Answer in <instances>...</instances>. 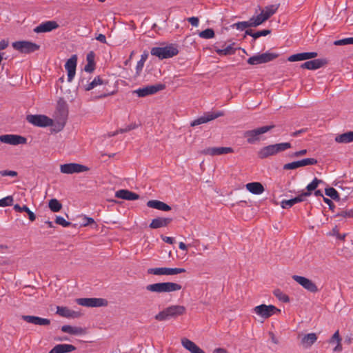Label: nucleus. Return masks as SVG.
<instances>
[{"label": "nucleus", "instance_id": "nucleus-1", "mask_svg": "<svg viewBox=\"0 0 353 353\" xmlns=\"http://www.w3.org/2000/svg\"><path fill=\"white\" fill-rule=\"evenodd\" d=\"M185 310V307L183 305H171L159 312L154 318L159 321H166L171 318H176L179 316L183 315Z\"/></svg>", "mask_w": 353, "mask_h": 353}, {"label": "nucleus", "instance_id": "nucleus-2", "mask_svg": "<svg viewBox=\"0 0 353 353\" xmlns=\"http://www.w3.org/2000/svg\"><path fill=\"white\" fill-rule=\"evenodd\" d=\"M150 53L160 59H169L178 54V46L171 43L165 47H154L151 49Z\"/></svg>", "mask_w": 353, "mask_h": 353}, {"label": "nucleus", "instance_id": "nucleus-3", "mask_svg": "<svg viewBox=\"0 0 353 353\" xmlns=\"http://www.w3.org/2000/svg\"><path fill=\"white\" fill-rule=\"evenodd\" d=\"M274 125L262 126L254 130H247L243 133V137L250 144H254L259 141L261 135L265 134L274 128Z\"/></svg>", "mask_w": 353, "mask_h": 353}, {"label": "nucleus", "instance_id": "nucleus-4", "mask_svg": "<svg viewBox=\"0 0 353 353\" xmlns=\"http://www.w3.org/2000/svg\"><path fill=\"white\" fill-rule=\"evenodd\" d=\"M55 114L57 122L53 130L59 132L63 128L68 117V108L65 102L59 101Z\"/></svg>", "mask_w": 353, "mask_h": 353}, {"label": "nucleus", "instance_id": "nucleus-5", "mask_svg": "<svg viewBox=\"0 0 353 353\" xmlns=\"http://www.w3.org/2000/svg\"><path fill=\"white\" fill-rule=\"evenodd\" d=\"M252 311L263 319H267L274 314L280 312L281 310L273 305L261 304L254 307Z\"/></svg>", "mask_w": 353, "mask_h": 353}, {"label": "nucleus", "instance_id": "nucleus-6", "mask_svg": "<svg viewBox=\"0 0 353 353\" xmlns=\"http://www.w3.org/2000/svg\"><path fill=\"white\" fill-rule=\"evenodd\" d=\"M26 120L30 123L38 127H54L55 125L52 119L43 114H30L26 117Z\"/></svg>", "mask_w": 353, "mask_h": 353}, {"label": "nucleus", "instance_id": "nucleus-7", "mask_svg": "<svg viewBox=\"0 0 353 353\" xmlns=\"http://www.w3.org/2000/svg\"><path fill=\"white\" fill-rule=\"evenodd\" d=\"M278 57V54L265 52L262 54H258L256 55L250 57L247 62L250 65H258L261 63H265L275 59Z\"/></svg>", "mask_w": 353, "mask_h": 353}, {"label": "nucleus", "instance_id": "nucleus-8", "mask_svg": "<svg viewBox=\"0 0 353 353\" xmlns=\"http://www.w3.org/2000/svg\"><path fill=\"white\" fill-rule=\"evenodd\" d=\"M165 88V85L162 83H157L155 85H149L145 87L139 88L134 91L139 97H145L148 95L154 94L159 91Z\"/></svg>", "mask_w": 353, "mask_h": 353}, {"label": "nucleus", "instance_id": "nucleus-9", "mask_svg": "<svg viewBox=\"0 0 353 353\" xmlns=\"http://www.w3.org/2000/svg\"><path fill=\"white\" fill-rule=\"evenodd\" d=\"M88 170V167L77 163H65L60 165V172L63 174H71Z\"/></svg>", "mask_w": 353, "mask_h": 353}, {"label": "nucleus", "instance_id": "nucleus-10", "mask_svg": "<svg viewBox=\"0 0 353 353\" xmlns=\"http://www.w3.org/2000/svg\"><path fill=\"white\" fill-rule=\"evenodd\" d=\"M147 272L148 274L154 275H176L185 272L186 270L184 268H149Z\"/></svg>", "mask_w": 353, "mask_h": 353}, {"label": "nucleus", "instance_id": "nucleus-11", "mask_svg": "<svg viewBox=\"0 0 353 353\" xmlns=\"http://www.w3.org/2000/svg\"><path fill=\"white\" fill-rule=\"evenodd\" d=\"M76 302L81 306L91 307L108 305V301L102 298H79Z\"/></svg>", "mask_w": 353, "mask_h": 353}, {"label": "nucleus", "instance_id": "nucleus-12", "mask_svg": "<svg viewBox=\"0 0 353 353\" xmlns=\"http://www.w3.org/2000/svg\"><path fill=\"white\" fill-rule=\"evenodd\" d=\"M12 47L21 53H31L39 49V46L30 41H20L12 43Z\"/></svg>", "mask_w": 353, "mask_h": 353}, {"label": "nucleus", "instance_id": "nucleus-13", "mask_svg": "<svg viewBox=\"0 0 353 353\" xmlns=\"http://www.w3.org/2000/svg\"><path fill=\"white\" fill-rule=\"evenodd\" d=\"M0 141L12 145H18L26 144L27 139L18 134H3L0 135Z\"/></svg>", "mask_w": 353, "mask_h": 353}, {"label": "nucleus", "instance_id": "nucleus-14", "mask_svg": "<svg viewBox=\"0 0 353 353\" xmlns=\"http://www.w3.org/2000/svg\"><path fill=\"white\" fill-rule=\"evenodd\" d=\"M292 279L306 290L316 293L319 291L316 285L310 279L299 275H293Z\"/></svg>", "mask_w": 353, "mask_h": 353}, {"label": "nucleus", "instance_id": "nucleus-15", "mask_svg": "<svg viewBox=\"0 0 353 353\" xmlns=\"http://www.w3.org/2000/svg\"><path fill=\"white\" fill-rule=\"evenodd\" d=\"M223 115L224 113L222 111L208 112L203 116L192 121L190 125L191 126H196L200 124L205 123Z\"/></svg>", "mask_w": 353, "mask_h": 353}, {"label": "nucleus", "instance_id": "nucleus-16", "mask_svg": "<svg viewBox=\"0 0 353 353\" xmlns=\"http://www.w3.org/2000/svg\"><path fill=\"white\" fill-rule=\"evenodd\" d=\"M317 162H318L317 160L314 158L303 159L300 161H293V162L285 164L283 165V169L285 170H295L300 167L316 165L317 163Z\"/></svg>", "mask_w": 353, "mask_h": 353}, {"label": "nucleus", "instance_id": "nucleus-17", "mask_svg": "<svg viewBox=\"0 0 353 353\" xmlns=\"http://www.w3.org/2000/svg\"><path fill=\"white\" fill-rule=\"evenodd\" d=\"M77 63V57L72 55L65 63V68L68 72V81L71 82L76 74V68Z\"/></svg>", "mask_w": 353, "mask_h": 353}, {"label": "nucleus", "instance_id": "nucleus-18", "mask_svg": "<svg viewBox=\"0 0 353 353\" xmlns=\"http://www.w3.org/2000/svg\"><path fill=\"white\" fill-rule=\"evenodd\" d=\"M234 150L231 147H212L207 148L203 151V154L210 156H218L232 153Z\"/></svg>", "mask_w": 353, "mask_h": 353}, {"label": "nucleus", "instance_id": "nucleus-19", "mask_svg": "<svg viewBox=\"0 0 353 353\" xmlns=\"http://www.w3.org/2000/svg\"><path fill=\"white\" fill-rule=\"evenodd\" d=\"M59 27V24L54 21H47L37 26L34 32L37 33L48 32Z\"/></svg>", "mask_w": 353, "mask_h": 353}, {"label": "nucleus", "instance_id": "nucleus-20", "mask_svg": "<svg viewBox=\"0 0 353 353\" xmlns=\"http://www.w3.org/2000/svg\"><path fill=\"white\" fill-rule=\"evenodd\" d=\"M309 196V192H302L301 194L293 199L289 200H283L281 203V207L284 209L290 208L294 205L305 201V198Z\"/></svg>", "mask_w": 353, "mask_h": 353}, {"label": "nucleus", "instance_id": "nucleus-21", "mask_svg": "<svg viewBox=\"0 0 353 353\" xmlns=\"http://www.w3.org/2000/svg\"><path fill=\"white\" fill-rule=\"evenodd\" d=\"M327 61L325 59H317L307 61L301 65V68L307 70H316L326 65Z\"/></svg>", "mask_w": 353, "mask_h": 353}, {"label": "nucleus", "instance_id": "nucleus-22", "mask_svg": "<svg viewBox=\"0 0 353 353\" xmlns=\"http://www.w3.org/2000/svg\"><path fill=\"white\" fill-rule=\"evenodd\" d=\"M21 319L27 323H32L37 325H48L50 324V321L48 319H44L36 316L22 315Z\"/></svg>", "mask_w": 353, "mask_h": 353}, {"label": "nucleus", "instance_id": "nucleus-23", "mask_svg": "<svg viewBox=\"0 0 353 353\" xmlns=\"http://www.w3.org/2000/svg\"><path fill=\"white\" fill-rule=\"evenodd\" d=\"M115 196L127 201H134L139 199L138 194L125 189L117 191L115 192Z\"/></svg>", "mask_w": 353, "mask_h": 353}, {"label": "nucleus", "instance_id": "nucleus-24", "mask_svg": "<svg viewBox=\"0 0 353 353\" xmlns=\"http://www.w3.org/2000/svg\"><path fill=\"white\" fill-rule=\"evenodd\" d=\"M172 221V218L157 217L152 220L149 227L151 229H158L160 228L167 227Z\"/></svg>", "mask_w": 353, "mask_h": 353}, {"label": "nucleus", "instance_id": "nucleus-25", "mask_svg": "<svg viewBox=\"0 0 353 353\" xmlns=\"http://www.w3.org/2000/svg\"><path fill=\"white\" fill-rule=\"evenodd\" d=\"M57 314L63 317L72 319L78 318L81 316L79 312L74 311L67 307L63 306L57 307Z\"/></svg>", "mask_w": 353, "mask_h": 353}, {"label": "nucleus", "instance_id": "nucleus-26", "mask_svg": "<svg viewBox=\"0 0 353 353\" xmlns=\"http://www.w3.org/2000/svg\"><path fill=\"white\" fill-rule=\"evenodd\" d=\"M181 344L184 348L190 351L191 353H205L193 341L187 338H183L181 339Z\"/></svg>", "mask_w": 353, "mask_h": 353}, {"label": "nucleus", "instance_id": "nucleus-27", "mask_svg": "<svg viewBox=\"0 0 353 353\" xmlns=\"http://www.w3.org/2000/svg\"><path fill=\"white\" fill-rule=\"evenodd\" d=\"M147 206L159 210L168 212L171 210V207L165 203L159 200H150L147 202Z\"/></svg>", "mask_w": 353, "mask_h": 353}, {"label": "nucleus", "instance_id": "nucleus-28", "mask_svg": "<svg viewBox=\"0 0 353 353\" xmlns=\"http://www.w3.org/2000/svg\"><path fill=\"white\" fill-rule=\"evenodd\" d=\"M316 340L317 336L315 333L307 334L302 337L301 344L304 348L307 349L310 347Z\"/></svg>", "mask_w": 353, "mask_h": 353}, {"label": "nucleus", "instance_id": "nucleus-29", "mask_svg": "<svg viewBox=\"0 0 353 353\" xmlns=\"http://www.w3.org/2000/svg\"><path fill=\"white\" fill-rule=\"evenodd\" d=\"M76 350V347L70 344H58L49 353H68Z\"/></svg>", "mask_w": 353, "mask_h": 353}, {"label": "nucleus", "instance_id": "nucleus-30", "mask_svg": "<svg viewBox=\"0 0 353 353\" xmlns=\"http://www.w3.org/2000/svg\"><path fill=\"white\" fill-rule=\"evenodd\" d=\"M276 155L272 145L261 148L257 152V156L261 159H267L271 156Z\"/></svg>", "mask_w": 353, "mask_h": 353}, {"label": "nucleus", "instance_id": "nucleus-31", "mask_svg": "<svg viewBox=\"0 0 353 353\" xmlns=\"http://www.w3.org/2000/svg\"><path fill=\"white\" fill-rule=\"evenodd\" d=\"M279 7V4H274L265 6V8L262 10L261 14L265 21L268 20L273 14L276 13Z\"/></svg>", "mask_w": 353, "mask_h": 353}, {"label": "nucleus", "instance_id": "nucleus-32", "mask_svg": "<svg viewBox=\"0 0 353 353\" xmlns=\"http://www.w3.org/2000/svg\"><path fill=\"white\" fill-rule=\"evenodd\" d=\"M246 189L254 194H260L263 192L264 188L259 182H252L246 184Z\"/></svg>", "mask_w": 353, "mask_h": 353}, {"label": "nucleus", "instance_id": "nucleus-33", "mask_svg": "<svg viewBox=\"0 0 353 353\" xmlns=\"http://www.w3.org/2000/svg\"><path fill=\"white\" fill-rule=\"evenodd\" d=\"M61 331L65 333L74 335H81L85 333L84 329L81 327H74L70 325H65L61 327Z\"/></svg>", "mask_w": 353, "mask_h": 353}, {"label": "nucleus", "instance_id": "nucleus-34", "mask_svg": "<svg viewBox=\"0 0 353 353\" xmlns=\"http://www.w3.org/2000/svg\"><path fill=\"white\" fill-rule=\"evenodd\" d=\"M334 141L339 143H348L353 142V131H349L337 135Z\"/></svg>", "mask_w": 353, "mask_h": 353}, {"label": "nucleus", "instance_id": "nucleus-35", "mask_svg": "<svg viewBox=\"0 0 353 353\" xmlns=\"http://www.w3.org/2000/svg\"><path fill=\"white\" fill-rule=\"evenodd\" d=\"M161 285L163 293L179 291L182 288L181 285L176 283L164 282L161 283Z\"/></svg>", "mask_w": 353, "mask_h": 353}, {"label": "nucleus", "instance_id": "nucleus-36", "mask_svg": "<svg viewBox=\"0 0 353 353\" xmlns=\"http://www.w3.org/2000/svg\"><path fill=\"white\" fill-rule=\"evenodd\" d=\"M14 210L19 212H23V211H26V212L28 214L29 219L31 221H34L36 219L34 213L32 212L26 205L21 207L19 204H15L14 205Z\"/></svg>", "mask_w": 353, "mask_h": 353}, {"label": "nucleus", "instance_id": "nucleus-37", "mask_svg": "<svg viewBox=\"0 0 353 353\" xmlns=\"http://www.w3.org/2000/svg\"><path fill=\"white\" fill-rule=\"evenodd\" d=\"M234 45V43L229 45L224 49H219V48H216L215 52L219 56H226V55L234 54L236 50V48H234L233 47Z\"/></svg>", "mask_w": 353, "mask_h": 353}, {"label": "nucleus", "instance_id": "nucleus-38", "mask_svg": "<svg viewBox=\"0 0 353 353\" xmlns=\"http://www.w3.org/2000/svg\"><path fill=\"white\" fill-rule=\"evenodd\" d=\"M271 33L270 30H263L260 31H257L256 32H253V30L252 29H247L245 30V34L250 35L253 37V39L255 40L258 39L260 37H265Z\"/></svg>", "mask_w": 353, "mask_h": 353}, {"label": "nucleus", "instance_id": "nucleus-39", "mask_svg": "<svg viewBox=\"0 0 353 353\" xmlns=\"http://www.w3.org/2000/svg\"><path fill=\"white\" fill-rule=\"evenodd\" d=\"M272 145L274 148L275 154H277L279 152H283V151L292 148L291 143H288V142L275 143V144H272Z\"/></svg>", "mask_w": 353, "mask_h": 353}, {"label": "nucleus", "instance_id": "nucleus-40", "mask_svg": "<svg viewBox=\"0 0 353 353\" xmlns=\"http://www.w3.org/2000/svg\"><path fill=\"white\" fill-rule=\"evenodd\" d=\"M250 28L257 27L265 22L261 14L260 13L256 17H252L248 20Z\"/></svg>", "mask_w": 353, "mask_h": 353}, {"label": "nucleus", "instance_id": "nucleus-41", "mask_svg": "<svg viewBox=\"0 0 353 353\" xmlns=\"http://www.w3.org/2000/svg\"><path fill=\"white\" fill-rule=\"evenodd\" d=\"M48 206L53 212H59L62 208V204L57 199H50Z\"/></svg>", "mask_w": 353, "mask_h": 353}, {"label": "nucleus", "instance_id": "nucleus-42", "mask_svg": "<svg viewBox=\"0 0 353 353\" xmlns=\"http://www.w3.org/2000/svg\"><path fill=\"white\" fill-rule=\"evenodd\" d=\"M103 84V79L99 77H96L90 83L85 87V90L89 91L99 85Z\"/></svg>", "mask_w": 353, "mask_h": 353}, {"label": "nucleus", "instance_id": "nucleus-43", "mask_svg": "<svg viewBox=\"0 0 353 353\" xmlns=\"http://www.w3.org/2000/svg\"><path fill=\"white\" fill-rule=\"evenodd\" d=\"M232 28H236L238 30L243 31L246 30L247 29H250V28L248 21H239L235 23H233L230 26Z\"/></svg>", "mask_w": 353, "mask_h": 353}, {"label": "nucleus", "instance_id": "nucleus-44", "mask_svg": "<svg viewBox=\"0 0 353 353\" xmlns=\"http://www.w3.org/2000/svg\"><path fill=\"white\" fill-rule=\"evenodd\" d=\"M146 290L152 292L163 293L161 283H157L148 285L145 287Z\"/></svg>", "mask_w": 353, "mask_h": 353}, {"label": "nucleus", "instance_id": "nucleus-45", "mask_svg": "<svg viewBox=\"0 0 353 353\" xmlns=\"http://www.w3.org/2000/svg\"><path fill=\"white\" fill-rule=\"evenodd\" d=\"M325 194L334 201H339V194L334 188H328L325 190Z\"/></svg>", "mask_w": 353, "mask_h": 353}, {"label": "nucleus", "instance_id": "nucleus-46", "mask_svg": "<svg viewBox=\"0 0 353 353\" xmlns=\"http://www.w3.org/2000/svg\"><path fill=\"white\" fill-rule=\"evenodd\" d=\"M322 182H323L322 180L319 179L317 178H314V180L307 185V187H306L307 191L305 192H309L310 196L311 192L313 190H315L316 189V188L318 187V185L320 183H321Z\"/></svg>", "mask_w": 353, "mask_h": 353}, {"label": "nucleus", "instance_id": "nucleus-47", "mask_svg": "<svg viewBox=\"0 0 353 353\" xmlns=\"http://www.w3.org/2000/svg\"><path fill=\"white\" fill-rule=\"evenodd\" d=\"M289 61L294 62V61H303V60H307L306 53L305 52H301V53H297L295 54H292L290 56L288 59Z\"/></svg>", "mask_w": 353, "mask_h": 353}, {"label": "nucleus", "instance_id": "nucleus-48", "mask_svg": "<svg viewBox=\"0 0 353 353\" xmlns=\"http://www.w3.org/2000/svg\"><path fill=\"white\" fill-rule=\"evenodd\" d=\"M274 295L281 301L283 303H288L290 301L289 296L283 293L280 290L277 289L274 291Z\"/></svg>", "mask_w": 353, "mask_h": 353}, {"label": "nucleus", "instance_id": "nucleus-49", "mask_svg": "<svg viewBox=\"0 0 353 353\" xmlns=\"http://www.w3.org/2000/svg\"><path fill=\"white\" fill-rule=\"evenodd\" d=\"M214 35V31L212 28L205 29L199 33V36L203 39H212Z\"/></svg>", "mask_w": 353, "mask_h": 353}, {"label": "nucleus", "instance_id": "nucleus-50", "mask_svg": "<svg viewBox=\"0 0 353 353\" xmlns=\"http://www.w3.org/2000/svg\"><path fill=\"white\" fill-rule=\"evenodd\" d=\"M13 198L12 196H8L5 198L0 199V206L6 207L12 205Z\"/></svg>", "mask_w": 353, "mask_h": 353}, {"label": "nucleus", "instance_id": "nucleus-51", "mask_svg": "<svg viewBox=\"0 0 353 353\" xmlns=\"http://www.w3.org/2000/svg\"><path fill=\"white\" fill-rule=\"evenodd\" d=\"M336 46H343L348 44H353V37L345 38L343 39L336 40L334 42Z\"/></svg>", "mask_w": 353, "mask_h": 353}, {"label": "nucleus", "instance_id": "nucleus-52", "mask_svg": "<svg viewBox=\"0 0 353 353\" xmlns=\"http://www.w3.org/2000/svg\"><path fill=\"white\" fill-rule=\"evenodd\" d=\"M55 223L65 228L69 227L72 224L70 222L67 221L63 217L60 216H56Z\"/></svg>", "mask_w": 353, "mask_h": 353}, {"label": "nucleus", "instance_id": "nucleus-53", "mask_svg": "<svg viewBox=\"0 0 353 353\" xmlns=\"http://www.w3.org/2000/svg\"><path fill=\"white\" fill-rule=\"evenodd\" d=\"M336 216H341L343 218L353 217V210H341V212L336 214Z\"/></svg>", "mask_w": 353, "mask_h": 353}, {"label": "nucleus", "instance_id": "nucleus-54", "mask_svg": "<svg viewBox=\"0 0 353 353\" xmlns=\"http://www.w3.org/2000/svg\"><path fill=\"white\" fill-rule=\"evenodd\" d=\"M340 341H341V338L340 337L339 332L337 330L334 333L332 336L330 338V339L329 340V343H336Z\"/></svg>", "mask_w": 353, "mask_h": 353}, {"label": "nucleus", "instance_id": "nucleus-55", "mask_svg": "<svg viewBox=\"0 0 353 353\" xmlns=\"http://www.w3.org/2000/svg\"><path fill=\"white\" fill-rule=\"evenodd\" d=\"M93 223H94V220L92 218L84 216L83 217V222L81 225V226L85 227Z\"/></svg>", "mask_w": 353, "mask_h": 353}, {"label": "nucleus", "instance_id": "nucleus-56", "mask_svg": "<svg viewBox=\"0 0 353 353\" xmlns=\"http://www.w3.org/2000/svg\"><path fill=\"white\" fill-rule=\"evenodd\" d=\"M0 174L2 176H17V172L12 170H1L0 171Z\"/></svg>", "mask_w": 353, "mask_h": 353}, {"label": "nucleus", "instance_id": "nucleus-57", "mask_svg": "<svg viewBox=\"0 0 353 353\" xmlns=\"http://www.w3.org/2000/svg\"><path fill=\"white\" fill-rule=\"evenodd\" d=\"M307 150L305 149H303V150H301L299 151H296L294 153H292L291 155H290V157L292 158H294V157H302V156H304L307 154Z\"/></svg>", "mask_w": 353, "mask_h": 353}, {"label": "nucleus", "instance_id": "nucleus-58", "mask_svg": "<svg viewBox=\"0 0 353 353\" xmlns=\"http://www.w3.org/2000/svg\"><path fill=\"white\" fill-rule=\"evenodd\" d=\"M144 63H145V62H143V61H139L137 62V64L136 66V73H137V76H139L141 72L142 71L143 68L144 66Z\"/></svg>", "mask_w": 353, "mask_h": 353}, {"label": "nucleus", "instance_id": "nucleus-59", "mask_svg": "<svg viewBox=\"0 0 353 353\" xmlns=\"http://www.w3.org/2000/svg\"><path fill=\"white\" fill-rule=\"evenodd\" d=\"M188 21L191 23L192 26L197 27L199 23V18L196 17H192L188 19Z\"/></svg>", "mask_w": 353, "mask_h": 353}, {"label": "nucleus", "instance_id": "nucleus-60", "mask_svg": "<svg viewBox=\"0 0 353 353\" xmlns=\"http://www.w3.org/2000/svg\"><path fill=\"white\" fill-rule=\"evenodd\" d=\"M95 69V63H88L85 65L84 70L88 72H92Z\"/></svg>", "mask_w": 353, "mask_h": 353}, {"label": "nucleus", "instance_id": "nucleus-61", "mask_svg": "<svg viewBox=\"0 0 353 353\" xmlns=\"http://www.w3.org/2000/svg\"><path fill=\"white\" fill-rule=\"evenodd\" d=\"M94 57H95V54L94 53V52H92V51L90 52L87 54V57H86L87 62L92 63H95V62H94Z\"/></svg>", "mask_w": 353, "mask_h": 353}, {"label": "nucleus", "instance_id": "nucleus-62", "mask_svg": "<svg viewBox=\"0 0 353 353\" xmlns=\"http://www.w3.org/2000/svg\"><path fill=\"white\" fill-rule=\"evenodd\" d=\"M323 201L327 204L329 206V208L331 210H334V208H335V205L334 204V203L332 201L331 199L327 198V197H323Z\"/></svg>", "mask_w": 353, "mask_h": 353}, {"label": "nucleus", "instance_id": "nucleus-63", "mask_svg": "<svg viewBox=\"0 0 353 353\" xmlns=\"http://www.w3.org/2000/svg\"><path fill=\"white\" fill-rule=\"evenodd\" d=\"M161 238L163 241L167 243L173 244L174 243V239L172 237L162 236Z\"/></svg>", "mask_w": 353, "mask_h": 353}, {"label": "nucleus", "instance_id": "nucleus-64", "mask_svg": "<svg viewBox=\"0 0 353 353\" xmlns=\"http://www.w3.org/2000/svg\"><path fill=\"white\" fill-rule=\"evenodd\" d=\"M96 39L97 41H100L101 43H107L106 37L103 34H99L97 37H96Z\"/></svg>", "mask_w": 353, "mask_h": 353}]
</instances>
